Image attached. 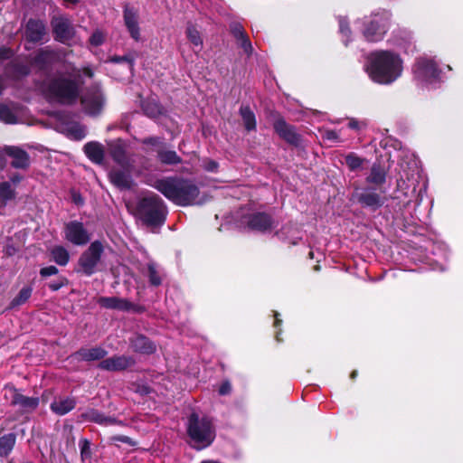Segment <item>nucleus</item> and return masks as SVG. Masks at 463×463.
Returning a JSON list of instances; mask_svg holds the SVG:
<instances>
[{
	"instance_id": "nucleus-1",
	"label": "nucleus",
	"mask_w": 463,
	"mask_h": 463,
	"mask_svg": "<svg viewBox=\"0 0 463 463\" xmlns=\"http://www.w3.org/2000/svg\"><path fill=\"white\" fill-rule=\"evenodd\" d=\"M80 71L72 68L70 72L59 73L46 79L41 90L51 102L71 104L79 97L81 86Z\"/></svg>"
},
{
	"instance_id": "nucleus-2",
	"label": "nucleus",
	"mask_w": 463,
	"mask_h": 463,
	"mask_svg": "<svg viewBox=\"0 0 463 463\" xmlns=\"http://www.w3.org/2000/svg\"><path fill=\"white\" fill-rule=\"evenodd\" d=\"M402 60L390 51H376L369 54L366 71L369 77L380 84H391L402 73Z\"/></svg>"
},
{
	"instance_id": "nucleus-3",
	"label": "nucleus",
	"mask_w": 463,
	"mask_h": 463,
	"mask_svg": "<svg viewBox=\"0 0 463 463\" xmlns=\"http://www.w3.org/2000/svg\"><path fill=\"white\" fill-rule=\"evenodd\" d=\"M152 186L169 201L180 206L202 203L198 186L189 179L164 177L154 182Z\"/></svg>"
},
{
	"instance_id": "nucleus-4",
	"label": "nucleus",
	"mask_w": 463,
	"mask_h": 463,
	"mask_svg": "<svg viewBox=\"0 0 463 463\" xmlns=\"http://www.w3.org/2000/svg\"><path fill=\"white\" fill-rule=\"evenodd\" d=\"M187 432L191 439V445L196 449L208 447L215 438V430L212 421L208 418H200L195 413L189 417Z\"/></svg>"
},
{
	"instance_id": "nucleus-5",
	"label": "nucleus",
	"mask_w": 463,
	"mask_h": 463,
	"mask_svg": "<svg viewBox=\"0 0 463 463\" xmlns=\"http://www.w3.org/2000/svg\"><path fill=\"white\" fill-rule=\"evenodd\" d=\"M138 217L147 225H161L165 219V205L158 195L142 199L137 206Z\"/></svg>"
},
{
	"instance_id": "nucleus-6",
	"label": "nucleus",
	"mask_w": 463,
	"mask_h": 463,
	"mask_svg": "<svg viewBox=\"0 0 463 463\" xmlns=\"http://www.w3.org/2000/svg\"><path fill=\"white\" fill-rule=\"evenodd\" d=\"M390 19L391 15L387 11L374 13L367 18L363 30L366 41H381L389 28Z\"/></svg>"
},
{
	"instance_id": "nucleus-7",
	"label": "nucleus",
	"mask_w": 463,
	"mask_h": 463,
	"mask_svg": "<svg viewBox=\"0 0 463 463\" xmlns=\"http://www.w3.org/2000/svg\"><path fill=\"white\" fill-rule=\"evenodd\" d=\"M414 78L421 84H432L439 78L436 62L428 57L419 58L413 67Z\"/></svg>"
},
{
	"instance_id": "nucleus-8",
	"label": "nucleus",
	"mask_w": 463,
	"mask_h": 463,
	"mask_svg": "<svg viewBox=\"0 0 463 463\" xmlns=\"http://www.w3.org/2000/svg\"><path fill=\"white\" fill-rule=\"evenodd\" d=\"M102 252L103 246L101 242L95 241L80 255L79 259V265L86 275L90 276L96 271V268L100 260Z\"/></svg>"
},
{
	"instance_id": "nucleus-9",
	"label": "nucleus",
	"mask_w": 463,
	"mask_h": 463,
	"mask_svg": "<svg viewBox=\"0 0 463 463\" xmlns=\"http://www.w3.org/2000/svg\"><path fill=\"white\" fill-rule=\"evenodd\" d=\"M81 105L88 115H99L105 105V99L100 88L96 85L87 90L81 97Z\"/></svg>"
},
{
	"instance_id": "nucleus-10",
	"label": "nucleus",
	"mask_w": 463,
	"mask_h": 463,
	"mask_svg": "<svg viewBox=\"0 0 463 463\" xmlns=\"http://www.w3.org/2000/svg\"><path fill=\"white\" fill-rule=\"evenodd\" d=\"M63 237L76 246L85 245L90 241V232L79 221H71L64 224Z\"/></svg>"
},
{
	"instance_id": "nucleus-11",
	"label": "nucleus",
	"mask_w": 463,
	"mask_h": 463,
	"mask_svg": "<svg viewBox=\"0 0 463 463\" xmlns=\"http://www.w3.org/2000/svg\"><path fill=\"white\" fill-rule=\"evenodd\" d=\"M55 39L62 43H68L74 36V28L64 16H55L52 20Z\"/></svg>"
},
{
	"instance_id": "nucleus-12",
	"label": "nucleus",
	"mask_w": 463,
	"mask_h": 463,
	"mask_svg": "<svg viewBox=\"0 0 463 463\" xmlns=\"http://www.w3.org/2000/svg\"><path fill=\"white\" fill-rule=\"evenodd\" d=\"M57 129L73 140H81L86 137V128L80 123L70 120L67 117L57 125Z\"/></svg>"
},
{
	"instance_id": "nucleus-13",
	"label": "nucleus",
	"mask_w": 463,
	"mask_h": 463,
	"mask_svg": "<svg viewBox=\"0 0 463 463\" xmlns=\"http://www.w3.org/2000/svg\"><path fill=\"white\" fill-rule=\"evenodd\" d=\"M124 24L127 27L130 36L135 40L140 39V28H139V14L138 10L133 6L126 5L124 7Z\"/></svg>"
},
{
	"instance_id": "nucleus-14",
	"label": "nucleus",
	"mask_w": 463,
	"mask_h": 463,
	"mask_svg": "<svg viewBox=\"0 0 463 463\" xmlns=\"http://www.w3.org/2000/svg\"><path fill=\"white\" fill-rule=\"evenodd\" d=\"M135 364L132 357L127 355H114L112 357L102 360L99 367L107 371H121L125 370Z\"/></svg>"
},
{
	"instance_id": "nucleus-15",
	"label": "nucleus",
	"mask_w": 463,
	"mask_h": 463,
	"mask_svg": "<svg viewBox=\"0 0 463 463\" xmlns=\"http://www.w3.org/2000/svg\"><path fill=\"white\" fill-rule=\"evenodd\" d=\"M130 169L123 170L112 168L109 173V181L113 185L120 190H128L133 185V180L130 175Z\"/></svg>"
},
{
	"instance_id": "nucleus-16",
	"label": "nucleus",
	"mask_w": 463,
	"mask_h": 463,
	"mask_svg": "<svg viewBox=\"0 0 463 463\" xmlns=\"http://www.w3.org/2000/svg\"><path fill=\"white\" fill-rule=\"evenodd\" d=\"M46 35V25L43 21L30 19L25 28V37L29 42H42Z\"/></svg>"
},
{
	"instance_id": "nucleus-17",
	"label": "nucleus",
	"mask_w": 463,
	"mask_h": 463,
	"mask_svg": "<svg viewBox=\"0 0 463 463\" xmlns=\"http://www.w3.org/2000/svg\"><path fill=\"white\" fill-rule=\"evenodd\" d=\"M274 129L276 133L288 143L298 145L300 137L297 134L295 128L292 126L288 125L284 119L278 118L274 122Z\"/></svg>"
},
{
	"instance_id": "nucleus-18",
	"label": "nucleus",
	"mask_w": 463,
	"mask_h": 463,
	"mask_svg": "<svg viewBox=\"0 0 463 463\" xmlns=\"http://www.w3.org/2000/svg\"><path fill=\"white\" fill-rule=\"evenodd\" d=\"M110 155L112 159L125 169L131 168L132 161L127 153L125 145L118 140L110 145Z\"/></svg>"
},
{
	"instance_id": "nucleus-19",
	"label": "nucleus",
	"mask_w": 463,
	"mask_h": 463,
	"mask_svg": "<svg viewBox=\"0 0 463 463\" xmlns=\"http://www.w3.org/2000/svg\"><path fill=\"white\" fill-rule=\"evenodd\" d=\"M248 225L252 230L268 232L274 227V222L269 215L258 213L249 217Z\"/></svg>"
},
{
	"instance_id": "nucleus-20",
	"label": "nucleus",
	"mask_w": 463,
	"mask_h": 463,
	"mask_svg": "<svg viewBox=\"0 0 463 463\" xmlns=\"http://www.w3.org/2000/svg\"><path fill=\"white\" fill-rule=\"evenodd\" d=\"M98 303L103 307L121 311H128L134 307L132 303L118 297H101L99 298Z\"/></svg>"
},
{
	"instance_id": "nucleus-21",
	"label": "nucleus",
	"mask_w": 463,
	"mask_h": 463,
	"mask_svg": "<svg viewBox=\"0 0 463 463\" xmlns=\"http://www.w3.org/2000/svg\"><path fill=\"white\" fill-rule=\"evenodd\" d=\"M10 391L12 393V404L20 406L24 411H30L37 408L39 404L38 398L24 396L15 389Z\"/></svg>"
},
{
	"instance_id": "nucleus-22",
	"label": "nucleus",
	"mask_w": 463,
	"mask_h": 463,
	"mask_svg": "<svg viewBox=\"0 0 463 463\" xmlns=\"http://www.w3.org/2000/svg\"><path fill=\"white\" fill-rule=\"evenodd\" d=\"M87 157L95 164H101L104 160V147L99 142H89L83 147Z\"/></svg>"
},
{
	"instance_id": "nucleus-23",
	"label": "nucleus",
	"mask_w": 463,
	"mask_h": 463,
	"mask_svg": "<svg viewBox=\"0 0 463 463\" xmlns=\"http://www.w3.org/2000/svg\"><path fill=\"white\" fill-rule=\"evenodd\" d=\"M6 154L13 158L11 165L15 168H25L29 165L28 154L19 147L10 146L6 148Z\"/></svg>"
},
{
	"instance_id": "nucleus-24",
	"label": "nucleus",
	"mask_w": 463,
	"mask_h": 463,
	"mask_svg": "<svg viewBox=\"0 0 463 463\" xmlns=\"http://www.w3.org/2000/svg\"><path fill=\"white\" fill-rule=\"evenodd\" d=\"M76 402L73 398H60L51 403V409L59 415H64L74 409Z\"/></svg>"
},
{
	"instance_id": "nucleus-25",
	"label": "nucleus",
	"mask_w": 463,
	"mask_h": 463,
	"mask_svg": "<svg viewBox=\"0 0 463 463\" xmlns=\"http://www.w3.org/2000/svg\"><path fill=\"white\" fill-rule=\"evenodd\" d=\"M81 417L87 420L106 426L113 425L118 422L116 419L105 416L103 413L94 409L87 411Z\"/></svg>"
},
{
	"instance_id": "nucleus-26",
	"label": "nucleus",
	"mask_w": 463,
	"mask_h": 463,
	"mask_svg": "<svg viewBox=\"0 0 463 463\" xmlns=\"http://www.w3.org/2000/svg\"><path fill=\"white\" fill-rule=\"evenodd\" d=\"M131 345L134 350L139 353L152 354L156 351V345L144 335H137L131 341Z\"/></svg>"
},
{
	"instance_id": "nucleus-27",
	"label": "nucleus",
	"mask_w": 463,
	"mask_h": 463,
	"mask_svg": "<svg viewBox=\"0 0 463 463\" xmlns=\"http://www.w3.org/2000/svg\"><path fill=\"white\" fill-rule=\"evenodd\" d=\"M60 58L59 52H56L49 48L40 50L34 57V63L41 67L48 65Z\"/></svg>"
},
{
	"instance_id": "nucleus-28",
	"label": "nucleus",
	"mask_w": 463,
	"mask_h": 463,
	"mask_svg": "<svg viewBox=\"0 0 463 463\" xmlns=\"http://www.w3.org/2000/svg\"><path fill=\"white\" fill-rule=\"evenodd\" d=\"M107 354L101 347L82 348L76 353V355L85 361H95L103 358Z\"/></svg>"
},
{
	"instance_id": "nucleus-29",
	"label": "nucleus",
	"mask_w": 463,
	"mask_h": 463,
	"mask_svg": "<svg viewBox=\"0 0 463 463\" xmlns=\"http://www.w3.org/2000/svg\"><path fill=\"white\" fill-rule=\"evenodd\" d=\"M157 159L164 165H177L182 162L181 157L174 150L165 149L164 147L156 149Z\"/></svg>"
},
{
	"instance_id": "nucleus-30",
	"label": "nucleus",
	"mask_w": 463,
	"mask_h": 463,
	"mask_svg": "<svg viewBox=\"0 0 463 463\" xmlns=\"http://www.w3.org/2000/svg\"><path fill=\"white\" fill-rule=\"evenodd\" d=\"M232 33L244 52L250 53L252 50L251 43L249 38L245 35L242 26L240 24H233L232 26Z\"/></svg>"
},
{
	"instance_id": "nucleus-31",
	"label": "nucleus",
	"mask_w": 463,
	"mask_h": 463,
	"mask_svg": "<svg viewBox=\"0 0 463 463\" xmlns=\"http://www.w3.org/2000/svg\"><path fill=\"white\" fill-rule=\"evenodd\" d=\"M186 37L194 45V52L198 53L203 48V39L200 32L193 25L188 24L186 27Z\"/></svg>"
},
{
	"instance_id": "nucleus-32",
	"label": "nucleus",
	"mask_w": 463,
	"mask_h": 463,
	"mask_svg": "<svg viewBox=\"0 0 463 463\" xmlns=\"http://www.w3.org/2000/svg\"><path fill=\"white\" fill-rule=\"evenodd\" d=\"M386 172L383 167L380 165L374 164L372 168L370 175L367 176L366 181L375 185H381L385 182Z\"/></svg>"
},
{
	"instance_id": "nucleus-33",
	"label": "nucleus",
	"mask_w": 463,
	"mask_h": 463,
	"mask_svg": "<svg viewBox=\"0 0 463 463\" xmlns=\"http://www.w3.org/2000/svg\"><path fill=\"white\" fill-rule=\"evenodd\" d=\"M240 115L242 118L243 125L248 131L256 129V118L253 111L248 106H241Z\"/></svg>"
},
{
	"instance_id": "nucleus-34",
	"label": "nucleus",
	"mask_w": 463,
	"mask_h": 463,
	"mask_svg": "<svg viewBox=\"0 0 463 463\" xmlns=\"http://www.w3.org/2000/svg\"><path fill=\"white\" fill-rule=\"evenodd\" d=\"M359 202L365 206L377 208L381 205L380 196L371 191H364L359 195Z\"/></svg>"
},
{
	"instance_id": "nucleus-35",
	"label": "nucleus",
	"mask_w": 463,
	"mask_h": 463,
	"mask_svg": "<svg viewBox=\"0 0 463 463\" xmlns=\"http://www.w3.org/2000/svg\"><path fill=\"white\" fill-rule=\"evenodd\" d=\"M15 440L16 437L14 433H9L0 438V457H5L12 451Z\"/></svg>"
},
{
	"instance_id": "nucleus-36",
	"label": "nucleus",
	"mask_w": 463,
	"mask_h": 463,
	"mask_svg": "<svg viewBox=\"0 0 463 463\" xmlns=\"http://www.w3.org/2000/svg\"><path fill=\"white\" fill-rule=\"evenodd\" d=\"M143 110L145 114L152 118H156L163 114V109L155 99H148L143 103Z\"/></svg>"
},
{
	"instance_id": "nucleus-37",
	"label": "nucleus",
	"mask_w": 463,
	"mask_h": 463,
	"mask_svg": "<svg viewBox=\"0 0 463 463\" xmlns=\"http://www.w3.org/2000/svg\"><path fill=\"white\" fill-rule=\"evenodd\" d=\"M52 260L61 266H65L70 260V254L63 246H55L51 250Z\"/></svg>"
},
{
	"instance_id": "nucleus-38",
	"label": "nucleus",
	"mask_w": 463,
	"mask_h": 463,
	"mask_svg": "<svg viewBox=\"0 0 463 463\" xmlns=\"http://www.w3.org/2000/svg\"><path fill=\"white\" fill-rule=\"evenodd\" d=\"M14 197V190L8 182L0 184V205L5 206L6 203Z\"/></svg>"
},
{
	"instance_id": "nucleus-39",
	"label": "nucleus",
	"mask_w": 463,
	"mask_h": 463,
	"mask_svg": "<svg viewBox=\"0 0 463 463\" xmlns=\"http://www.w3.org/2000/svg\"><path fill=\"white\" fill-rule=\"evenodd\" d=\"M0 120L6 124H15L18 122L14 110L6 105H0Z\"/></svg>"
},
{
	"instance_id": "nucleus-40",
	"label": "nucleus",
	"mask_w": 463,
	"mask_h": 463,
	"mask_svg": "<svg viewBox=\"0 0 463 463\" xmlns=\"http://www.w3.org/2000/svg\"><path fill=\"white\" fill-rule=\"evenodd\" d=\"M109 61L115 64H120L124 69L131 72L134 67V60L130 56H113L109 59Z\"/></svg>"
},
{
	"instance_id": "nucleus-41",
	"label": "nucleus",
	"mask_w": 463,
	"mask_h": 463,
	"mask_svg": "<svg viewBox=\"0 0 463 463\" xmlns=\"http://www.w3.org/2000/svg\"><path fill=\"white\" fill-rule=\"evenodd\" d=\"M32 295V288L31 287H24L23 288L19 294L12 300L11 307H14L17 306H21L24 304L31 297Z\"/></svg>"
},
{
	"instance_id": "nucleus-42",
	"label": "nucleus",
	"mask_w": 463,
	"mask_h": 463,
	"mask_svg": "<svg viewBox=\"0 0 463 463\" xmlns=\"http://www.w3.org/2000/svg\"><path fill=\"white\" fill-rule=\"evenodd\" d=\"M364 159L351 153L345 156V164L351 171H355L363 166Z\"/></svg>"
},
{
	"instance_id": "nucleus-43",
	"label": "nucleus",
	"mask_w": 463,
	"mask_h": 463,
	"mask_svg": "<svg viewBox=\"0 0 463 463\" xmlns=\"http://www.w3.org/2000/svg\"><path fill=\"white\" fill-rule=\"evenodd\" d=\"M148 277L149 281L154 286H158L161 284V277L157 271L156 266L155 263L148 264Z\"/></svg>"
},
{
	"instance_id": "nucleus-44",
	"label": "nucleus",
	"mask_w": 463,
	"mask_h": 463,
	"mask_svg": "<svg viewBox=\"0 0 463 463\" xmlns=\"http://www.w3.org/2000/svg\"><path fill=\"white\" fill-rule=\"evenodd\" d=\"M140 142L144 145L152 146L159 148L163 147L164 145L163 138L158 137H149L142 139Z\"/></svg>"
},
{
	"instance_id": "nucleus-45",
	"label": "nucleus",
	"mask_w": 463,
	"mask_h": 463,
	"mask_svg": "<svg viewBox=\"0 0 463 463\" xmlns=\"http://www.w3.org/2000/svg\"><path fill=\"white\" fill-rule=\"evenodd\" d=\"M105 36L101 31H95L90 38L92 46H99L104 42Z\"/></svg>"
},
{
	"instance_id": "nucleus-46",
	"label": "nucleus",
	"mask_w": 463,
	"mask_h": 463,
	"mask_svg": "<svg viewBox=\"0 0 463 463\" xmlns=\"http://www.w3.org/2000/svg\"><path fill=\"white\" fill-rule=\"evenodd\" d=\"M339 30L340 33L346 37V41L349 39L350 36V29L348 27L347 21L345 18L339 19Z\"/></svg>"
},
{
	"instance_id": "nucleus-47",
	"label": "nucleus",
	"mask_w": 463,
	"mask_h": 463,
	"mask_svg": "<svg viewBox=\"0 0 463 463\" xmlns=\"http://www.w3.org/2000/svg\"><path fill=\"white\" fill-rule=\"evenodd\" d=\"M57 273H58V269L55 266H48V267L43 268L40 270V274L43 277H49V276L55 275Z\"/></svg>"
},
{
	"instance_id": "nucleus-48",
	"label": "nucleus",
	"mask_w": 463,
	"mask_h": 463,
	"mask_svg": "<svg viewBox=\"0 0 463 463\" xmlns=\"http://www.w3.org/2000/svg\"><path fill=\"white\" fill-rule=\"evenodd\" d=\"M80 453L82 458H87L90 455V442L87 439L80 441Z\"/></svg>"
},
{
	"instance_id": "nucleus-49",
	"label": "nucleus",
	"mask_w": 463,
	"mask_h": 463,
	"mask_svg": "<svg viewBox=\"0 0 463 463\" xmlns=\"http://www.w3.org/2000/svg\"><path fill=\"white\" fill-rule=\"evenodd\" d=\"M323 137L327 140L338 141L339 136L335 130H326L323 134Z\"/></svg>"
},
{
	"instance_id": "nucleus-50",
	"label": "nucleus",
	"mask_w": 463,
	"mask_h": 463,
	"mask_svg": "<svg viewBox=\"0 0 463 463\" xmlns=\"http://www.w3.org/2000/svg\"><path fill=\"white\" fill-rule=\"evenodd\" d=\"M232 391V385L229 382H224L222 383V385L219 388V393L221 395H227Z\"/></svg>"
},
{
	"instance_id": "nucleus-51",
	"label": "nucleus",
	"mask_w": 463,
	"mask_h": 463,
	"mask_svg": "<svg viewBox=\"0 0 463 463\" xmlns=\"http://www.w3.org/2000/svg\"><path fill=\"white\" fill-rule=\"evenodd\" d=\"M204 169L209 172H215L218 168V164L213 160H209L204 163Z\"/></svg>"
},
{
	"instance_id": "nucleus-52",
	"label": "nucleus",
	"mask_w": 463,
	"mask_h": 463,
	"mask_svg": "<svg viewBox=\"0 0 463 463\" xmlns=\"http://www.w3.org/2000/svg\"><path fill=\"white\" fill-rule=\"evenodd\" d=\"M348 128L352 129H359L360 122L354 118H351L348 122Z\"/></svg>"
},
{
	"instance_id": "nucleus-53",
	"label": "nucleus",
	"mask_w": 463,
	"mask_h": 463,
	"mask_svg": "<svg viewBox=\"0 0 463 463\" xmlns=\"http://www.w3.org/2000/svg\"><path fill=\"white\" fill-rule=\"evenodd\" d=\"M83 73L86 76L90 77V78H91L93 76V71H92V70L90 67L84 68L83 69Z\"/></svg>"
},
{
	"instance_id": "nucleus-54",
	"label": "nucleus",
	"mask_w": 463,
	"mask_h": 463,
	"mask_svg": "<svg viewBox=\"0 0 463 463\" xmlns=\"http://www.w3.org/2000/svg\"><path fill=\"white\" fill-rule=\"evenodd\" d=\"M62 286L61 283H51L49 285L50 288L52 289V290H58Z\"/></svg>"
},
{
	"instance_id": "nucleus-55",
	"label": "nucleus",
	"mask_w": 463,
	"mask_h": 463,
	"mask_svg": "<svg viewBox=\"0 0 463 463\" xmlns=\"http://www.w3.org/2000/svg\"><path fill=\"white\" fill-rule=\"evenodd\" d=\"M115 439L120 440V441H123V442H127L128 438L122 436V437H117V438H115Z\"/></svg>"
},
{
	"instance_id": "nucleus-56",
	"label": "nucleus",
	"mask_w": 463,
	"mask_h": 463,
	"mask_svg": "<svg viewBox=\"0 0 463 463\" xmlns=\"http://www.w3.org/2000/svg\"><path fill=\"white\" fill-rule=\"evenodd\" d=\"M80 0H63L66 4H77Z\"/></svg>"
},
{
	"instance_id": "nucleus-57",
	"label": "nucleus",
	"mask_w": 463,
	"mask_h": 463,
	"mask_svg": "<svg viewBox=\"0 0 463 463\" xmlns=\"http://www.w3.org/2000/svg\"><path fill=\"white\" fill-rule=\"evenodd\" d=\"M278 316H279V314H278V313H275V317H276L275 326H278L279 325V323L281 322V321L278 318Z\"/></svg>"
},
{
	"instance_id": "nucleus-58",
	"label": "nucleus",
	"mask_w": 463,
	"mask_h": 463,
	"mask_svg": "<svg viewBox=\"0 0 463 463\" xmlns=\"http://www.w3.org/2000/svg\"><path fill=\"white\" fill-rule=\"evenodd\" d=\"M21 73H22L23 75L27 74V73H28V70H27V68H25V67H24V68L23 69V71H21Z\"/></svg>"
},
{
	"instance_id": "nucleus-59",
	"label": "nucleus",
	"mask_w": 463,
	"mask_h": 463,
	"mask_svg": "<svg viewBox=\"0 0 463 463\" xmlns=\"http://www.w3.org/2000/svg\"><path fill=\"white\" fill-rule=\"evenodd\" d=\"M356 374H357V372H356V371L352 372V373H351V378H352V379H354V378H355V376H356Z\"/></svg>"
},
{
	"instance_id": "nucleus-60",
	"label": "nucleus",
	"mask_w": 463,
	"mask_h": 463,
	"mask_svg": "<svg viewBox=\"0 0 463 463\" xmlns=\"http://www.w3.org/2000/svg\"><path fill=\"white\" fill-rule=\"evenodd\" d=\"M74 202H75L76 203H81V200H80V198H79V197H75V198H74Z\"/></svg>"
},
{
	"instance_id": "nucleus-61",
	"label": "nucleus",
	"mask_w": 463,
	"mask_h": 463,
	"mask_svg": "<svg viewBox=\"0 0 463 463\" xmlns=\"http://www.w3.org/2000/svg\"><path fill=\"white\" fill-rule=\"evenodd\" d=\"M8 254H12V249H9Z\"/></svg>"
},
{
	"instance_id": "nucleus-62",
	"label": "nucleus",
	"mask_w": 463,
	"mask_h": 463,
	"mask_svg": "<svg viewBox=\"0 0 463 463\" xmlns=\"http://www.w3.org/2000/svg\"><path fill=\"white\" fill-rule=\"evenodd\" d=\"M8 254H12V249H9Z\"/></svg>"
},
{
	"instance_id": "nucleus-63",
	"label": "nucleus",
	"mask_w": 463,
	"mask_h": 463,
	"mask_svg": "<svg viewBox=\"0 0 463 463\" xmlns=\"http://www.w3.org/2000/svg\"><path fill=\"white\" fill-rule=\"evenodd\" d=\"M13 180H14V182H18L19 181L18 178H15V179H13Z\"/></svg>"
}]
</instances>
